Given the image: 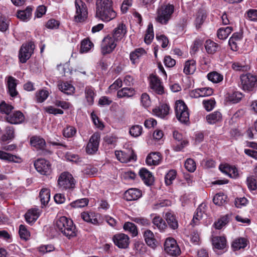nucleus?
<instances>
[{
	"label": "nucleus",
	"instance_id": "obj_38",
	"mask_svg": "<svg viewBox=\"0 0 257 257\" xmlns=\"http://www.w3.org/2000/svg\"><path fill=\"white\" fill-rule=\"evenodd\" d=\"M232 31L231 27L221 28L217 31V37L221 40L225 39Z\"/></svg>",
	"mask_w": 257,
	"mask_h": 257
},
{
	"label": "nucleus",
	"instance_id": "obj_47",
	"mask_svg": "<svg viewBox=\"0 0 257 257\" xmlns=\"http://www.w3.org/2000/svg\"><path fill=\"white\" fill-rule=\"evenodd\" d=\"M93 46L92 43L87 39H84L81 42L80 52L81 53H86L88 52Z\"/></svg>",
	"mask_w": 257,
	"mask_h": 257
},
{
	"label": "nucleus",
	"instance_id": "obj_20",
	"mask_svg": "<svg viewBox=\"0 0 257 257\" xmlns=\"http://www.w3.org/2000/svg\"><path fill=\"white\" fill-rule=\"evenodd\" d=\"M141 191L136 188L127 190L124 194V197L127 201L138 200L142 196Z\"/></svg>",
	"mask_w": 257,
	"mask_h": 257
},
{
	"label": "nucleus",
	"instance_id": "obj_18",
	"mask_svg": "<svg viewBox=\"0 0 257 257\" xmlns=\"http://www.w3.org/2000/svg\"><path fill=\"white\" fill-rule=\"evenodd\" d=\"M242 36L240 33H234L229 40V45L231 49L236 51L238 49V45L240 44Z\"/></svg>",
	"mask_w": 257,
	"mask_h": 257
},
{
	"label": "nucleus",
	"instance_id": "obj_50",
	"mask_svg": "<svg viewBox=\"0 0 257 257\" xmlns=\"http://www.w3.org/2000/svg\"><path fill=\"white\" fill-rule=\"evenodd\" d=\"M49 92L46 90H41L36 94L37 101L38 102H44L48 97Z\"/></svg>",
	"mask_w": 257,
	"mask_h": 257
},
{
	"label": "nucleus",
	"instance_id": "obj_1",
	"mask_svg": "<svg viewBox=\"0 0 257 257\" xmlns=\"http://www.w3.org/2000/svg\"><path fill=\"white\" fill-rule=\"evenodd\" d=\"M96 16L104 22H109L116 16L111 0H96Z\"/></svg>",
	"mask_w": 257,
	"mask_h": 257
},
{
	"label": "nucleus",
	"instance_id": "obj_44",
	"mask_svg": "<svg viewBox=\"0 0 257 257\" xmlns=\"http://www.w3.org/2000/svg\"><path fill=\"white\" fill-rule=\"evenodd\" d=\"M227 199V196L223 193L216 194L213 199V201L214 203L218 206L222 205L225 202Z\"/></svg>",
	"mask_w": 257,
	"mask_h": 257
},
{
	"label": "nucleus",
	"instance_id": "obj_32",
	"mask_svg": "<svg viewBox=\"0 0 257 257\" xmlns=\"http://www.w3.org/2000/svg\"><path fill=\"white\" fill-rule=\"evenodd\" d=\"M135 94V90L133 88L124 87L118 90L117 93V96L119 98L130 97Z\"/></svg>",
	"mask_w": 257,
	"mask_h": 257
},
{
	"label": "nucleus",
	"instance_id": "obj_6",
	"mask_svg": "<svg viewBox=\"0 0 257 257\" xmlns=\"http://www.w3.org/2000/svg\"><path fill=\"white\" fill-rule=\"evenodd\" d=\"M59 187L63 190L73 189L75 181L72 175L68 172L61 174L58 179Z\"/></svg>",
	"mask_w": 257,
	"mask_h": 257
},
{
	"label": "nucleus",
	"instance_id": "obj_27",
	"mask_svg": "<svg viewBox=\"0 0 257 257\" xmlns=\"http://www.w3.org/2000/svg\"><path fill=\"white\" fill-rule=\"evenodd\" d=\"M58 87L59 90L67 95L72 94L75 90L74 86L67 82H61Z\"/></svg>",
	"mask_w": 257,
	"mask_h": 257
},
{
	"label": "nucleus",
	"instance_id": "obj_21",
	"mask_svg": "<svg viewBox=\"0 0 257 257\" xmlns=\"http://www.w3.org/2000/svg\"><path fill=\"white\" fill-rule=\"evenodd\" d=\"M162 160L161 154L159 152H153L150 153L146 158V163L147 165H159Z\"/></svg>",
	"mask_w": 257,
	"mask_h": 257
},
{
	"label": "nucleus",
	"instance_id": "obj_10",
	"mask_svg": "<svg viewBox=\"0 0 257 257\" xmlns=\"http://www.w3.org/2000/svg\"><path fill=\"white\" fill-rule=\"evenodd\" d=\"M164 249L166 253L172 256H177L181 252L176 241L173 238H168L164 243Z\"/></svg>",
	"mask_w": 257,
	"mask_h": 257
},
{
	"label": "nucleus",
	"instance_id": "obj_59",
	"mask_svg": "<svg viewBox=\"0 0 257 257\" xmlns=\"http://www.w3.org/2000/svg\"><path fill=\"white\" fill-rule=\"evenodd\" d=\"M83 172L85 174L89 176H94L97 174L98 169L97 168L92 166L88 165L85 167Z\"/></svg>",
	"mask_w": 257,
	"mask_h": 257
},
{
	"label": "nucleus",
	"instance_id": "obj_36",
	"mask_svg": "<svg viewBox=\"0 0 257 257\" xmlns=\"http://www.w3.org/2000/svg\"><path fill=\"white\" fill-rule=\"evenodd\" d=\"M39 213L37 210L32 209L29 210L25 214L26 220L28 223L35 222L39 217Z\"/></svg>",
	"mask_w": 257,
	"mask_h": 257
},
{
	"label": "nucleus",
	"instance_id": "obj_53",
	"mask_svg": "<svg viewBox=\"0 0 257 257\" xmlns=\"http://www.w3.org/2000/svg\"><path fill=\"white\" fill-rule=\"evenodd\" d=\"M142 133V127L139 125L132 126L130 130V134L134 137L140 136Z\"/></svg>",
	"mask_w": 257,
	"mask_h": 257
},
{
	"label": "nucleus",
	"instance_id": "obj_8",
	"mask_svg": "<svg viewBox=\"0 0 257 257\" xmlns=\"http://www.w3.org/2000/svg\"><path fill=\"white\" fill-rule=\"evenodd\" d=\"M115 155L118 161L121 163H127L136 161L137 159V155L132 149H126L124 151H116Z\"/></svg>",
	"mask_w": 257,
	"mask_h": 257
},
{
	"label": "nucleus",
	"instance_id": "obj_13",
	"mask_svg": "<svg viewBox=\"0 0 257 257\" xmlns=\"http://www.w3.org/2000/svg\"><path fill=\"white\" fill-rule=\"evenodd\" d=\"M36 170L42 175H47L51 172L50 162L44 159H38L34 163Z\"/></svg>",
	"mask_w": 257,
	"mask_h": 257
},
{
	"label": "nucleus",
	"instance_id": "obj_55",
	"mask_svg": "<svg viewBox=\"0 0 257 257\" xmlns=\"http://www.w3.org/2000/svg\"><path fill=\"white\" fill-rule=\"evenodd\" d=\"M246 183L249 190L254 191L257 189L256 181L253 176L247 178Z\"/></svg>",
	"mask_w": 257,
	"mask_h": 257
},
{
	"label": "nucleus",
	"instance_id": "obj_46",
	"mask_svg": "<svg viewBox=\"0 0 257 257\" xmlns=\"http://www.w3.org/2000/svg\"><path fill=\"white\" fill-rule=\"evenodd\" d=\"M88 200L87 198H82L75 200L70 204L73 208H82L87 205Z\"/></svg>",
	"mask_w": 257,
	"mask_h": 257
},
{
	"label": "nucleus",
	"instance_id": "obj_43",
	"mask_svg": "<svg viewBox=\"0 0 257 257\" xmlns=\"http://www.w3.org/2000/svg\"><path fill=\"white\" fill-rule=\"evenodd\" d=\"M0 159L9 162H18V157L0 150Z\"/></svg>",
	"mask_w": 257,
	"mask_h": 257
},
{
	"label": "nucleus",
	"instance_id": "obj_48",
	"mask_svg": "<svg viewBox=\"0 0 257 257\" xmlns=\"http://www.w3.org/2000/svg\"><path fill=\"white\" fill-rule=\"evenodd\" d=\"M246 246V243L245 240L242 238L235 239L232 244V246L235 250L243 248Z\"/></svg>",
	"mask_w": 257,
	"mask_h": 257
},
{
	"label": "nucleus",
	"instance_id": "obj_42",
	"mask_svg": "<svg viewBox=\"0 0 257 257\" xmlns=\"http://www.w3.org/2000/svg\"><path fill=\"white\" fill-rule=\"evenodd\" d=\"M154 37V35L153 32V24L150 23L148 25V29L147 30V33L144 38L145 42L147 44H150L152 42V40L153 39Z\"/></svg>",
	"mask_w": 257,
	"mask_h": 257
},
{
	"label": "nucleus",
	"instance_id": "obj_34",
	"mask_svg": "<svg viewBox=\"0 0 257 257\" xmlns=\"http://www.w3.org/2000/svg\"><path fill=\"white\" fill-rule=\"evenodd\" d=\"M39 197L40 198L41 204L44 206H45L48 204L50 200V190L46 188H43L40 192Z\"/></svg>",
	"mask_w": 257,
	"mask_h": 257
},
{
	"label": "nucleus",
	"instance_id": "obj_31",
	"mask_svg": "<svg viewBox=\"0 0 257 257\" xmlns=\"http://www.w3.org/2000/svg\"><path fill=\"white\" fill-rule=\"evenodd\" d=\"M30 144L32 146L40 149H44L46 145L45 140L37 136L32 137L31 138Z\"/></svg>",
	"mask_w": 257,
	"mask_h": 257
},
{
	"label": "nucleus",
	"instance_id": "obj_56",
	"mask_svg": "<svg viewBox=\"0 0 257 257\" xmlns=\"http://www.w3.org/2000/svg\"><path fill=\"white\" fill-rule=\"evenodd\" d=\"M185 168L190 172H193L196 170V166L194 161L192 159H188L185 163Z\"/></svg>",
	"mask_w": 257,
	"mask_h": 257
},
{
	"label": "nucleus",
	"instance_id": "obj_28",
	"mask_svg": "<svg viewBox=\"0 0 257 257\" xmlns=\"http://www.w3.org/2000/svg\"><path fill=\"white\" fill-rule=\"evenodd\" d=\"M212 242L213 246L218 249L224 248L226 245V240L224 236L213 237Z\"/></svg>",
	"mask_w": 257,
	"mask_h": 257
},
{
	"label": "nucleus",
	"instance_id": "obj_52",
	"mask_svg": "<svg viewBox=\"0 0 257 257\" xmlns=\"http://www.w3.org/2000/svg\"><path fill=\"white\" fill-rule=\"evenodd\" d=\"M14 109V107L5 101L2 102L0 104V111L9 115L11 111Z\"/></svg>",
	"mask_w": 257,
	"mask_h": 257
},
{
	"label": "nucleus",
	"instance_id": "obj_17",
	"mask_svg": "<svg viewBox=\"0 0 257 257\" xmlns=\"http://www.w3.org/2000/svg\"><path fill=\"white\" fill-rule=\"evenodd\" d=\"M126 33V28L125 25L123 24H120L113 30L111 38H114V40L117 42L121 40Z\"/></svg>",
	"mask_w": 257,
	"mask_h": 257
},
{
	"label": "nucleus",
	"instance_id": "obj_7",
	"mask_svg": "<svg viewBox=\"0 0 257 257\" xmlns=\"http://www.w3.org/2000/svg\"><path fill=\"white\" fill-rule=\"evenodd\" d=\"M75 6L76 15L74 16L75 21L81 22L84 21L87 17L88 12L86 4L82 0H75Z\"/></svg>",
	"mask_w": 257,
	"mask_h": 257
},
{
	"label": "nucleus",
	"instance_id": "obj_60",
	"mask_svg": "<svg viewBox=\"0 0 257 257\" xmlns=\"http://www.w3.org/2000/svg\"><path fill=\"white\" fill-rule=\"evenodd\" d=\"M134 249L140 253H143L146 251V247L144 243L139 241L135 243Z\"/></svg>",
	"mask_w": 257,
	"mask_h": 257
},
{
	"label": "nucleus",
	"instance_id": "obj_49",
	"mask_svg": "<svg viewBox=\"0 0 257 257\" xmlns=\"http://www.w3.org/2000/svg\"><path fill=\"white\" fill-rule=\"evenodd\" d=\"M242 97V94L240 92H234L229 94L228 97V100L233 103L238 102Z\"/></svg>",
	"mask_w": 257,
	"mask_h": 257
},
{
	"label": "nucleus",
	"instance_id": "obj_33",
	"mask_svg": "<svg viewBox=\"0 0 257 257\" xmlns=\"http://www.w3.org/2000/svg\"><path fill=\"white\" fill-rule=\"evenodd\" d=\"M153 223L160 231H164L167 228L165 221L159 216H155L153 219Z\"/></svg>",
	"mask_w": 257,
	"mask_h": 257
},
{
	"label": "nucleus",
	"instance_id": "obj_11",
	"mask_svg": "<svg viewBox=\"0 0 257 257\" xmlns=\"http://www.w3.org/2000/svg\"><path fill=\"white\" fill-rule=\"evenodd\" d=\"M116 46V42L114 40V38H111V36L108 35L103 39L101 45L102 54L105 55L111 53Z\"/></svg>",
	"mask_w": 257,
	"mask_h": 257
},
{
	"label": "nucleus",
	"instance_id": "obj_30",
	"mask_svg": "<svg viewBox=\"0 0 257 257\" xmlns=\"http://www.w3.org/2000/svg\"><path fill=\"white\" fill-rule=\"evenodd\" d=\"M196 68V61L193 59L187 61L185 63L184 72L187 74H192Z\"/></svg>",
	"mask_w": 257,
	"mask_h": 257
},
{
	"label": "nucleus",
	"instance_id": "obj_54",
	"mask_svg": "<svg viewBox=\"0 0 257 257\" xmlns=\"http://www.w3.org/2000/svg\"><path fill=\"white\" fill-rule=\"evenodd\" d=\"M203 204L201 205L196 210V213L194 215V217L192 220L191 224L193 225H196L198 223L199 220H200L203 217V213L201 211V207H202Z\"/></svg>",
	"mask_w": 257,
	"mask_h": 257
},
{
	"label": "nucleus",
	"instance_id": "obj_12",
	"mask_svg": "<svg viewBox=\"0 0 257 257\" xmlns=\"http://www.w3.org/2000/svg\"><path fill=\"white\" fill-rule=\"evenodd\" d=\"M99 140L100 135L98 133H94L91 136L86 147V151L87 154L93 155L97 151Z\"/></svg>",
	"mask_w": 257,
	"mask_h": 257
},
{
	"label": "nucleus",
	"instance_id": "obj_29",
	"mask_svg": "<svg viewBox=\"0 0 257 257\" xmlns=\"http://www.w3.org/2000/svg\"><path fill=\"white\" fill-rule=\"evenodd\" d=\"M16 79L12 76H9L8 80L9 92L12 97H15L18 94L16 90L17 83Z\"/></svg>",
	"mask_w": 257,
	"mask_h": 257
},
{
	"label": "nucleus",
	"instance_id": "obj_62",
	"mask_svg": "<svg viewBox=\"0 0 257 257\" xmlns=\"http://www.w3.org/2000/svg\"><path fill=\"white\" fill-rule=\"evenodd\" d=\"M133 221L145 226H147L150 224L149 220L144 217H135L133 219Z\"/></svg>",
	"mask_w": 257,
	"mask_h": 257
},
{
	"label": "nucleus",
	"instance_id": "obj_5",
	"mask_svg": "<svg viewBox=\"0 0 257 257\" xmlns=\"http://www.w3.org/2000/svg\"><path fill=\"white\" fill-rule=\"evenodd\" d=\"M175 112L177 119L181 122L186 123L189 121V114L188 107L182 100L176 101Z\"/></svg>",
	"mask_w": 257,
	"mask_h": 257
},
{
	"label": "nucleus",
	"instance_id": "obj_39",
	"mask_svg": "<svg viewBox=\"0 0 257 257\" xmlns=\"http://www.w3.org/2000/svg\"><path fill=\"white\" fill-rule=\"evenodd\" d=\"M205 47L208 54H212L217 51L218 45L216 43L208 40L205 42Z\"/></svg>",
	"mask_w": 257,
	"mask_h": 257
},
{
	"label": "nucleus",
	"instance_id": "obj_35",
	"mask_svg": "<svg viewBox=\"0 0 257 257\" xmlns=\"http://www.w3.org/2000/svg\"><path fill=\"white\" fill-rule=\"evenodd\" d=\"M15 137L14 127L11 126H8L5 129V134L1 137V140L3 142H6L9 140H12Z\"/></svg>",
	"mask_w": 257,
	"mask_h": 257
},
{
	"label": "nucleus",
	"instance_id": "obj_63",
	"mask_svg": "<svg viewBox=\"0 0 257 257\" xmlns=\"http://www.w3.org/2000/svg\"><path fill=\"white\" fill-rule=\"evenodd\" d=\"M203 104L206 110L210 111L213 108L215 102L213 99L204 100L203 101Z\"/></svg>",
	"mask_w": 257,
	"mask_h": 257
},
{
	"label": "nucleus",
	"instance_id": "obj_2",
	"mask_svg": "<svg viewBox=\"0 0 257 257\" xmlns=\"http://www.w3.org/2000/svg\"><path fill=\"white\" fill-rule=\"evenodd\" d=\"M57 229L68 239L77 235V230L73 221L65 216L60 217L56 222Z\"/></svg>",
	"mask_w": 257,
	"mask_h": 257
},
{
	"label": "nucleus",
	"instance_id": "obj_41",
	"mask_svg": "<svg viewBox=\"0 0 257 257\" xmlns=\"http://www.w3.org/2000/svg\"><path fill=\"white\" fill-rule=\"evenodd\" d=\"M123 229L125 231L129 232L133 236L138 235V229L135 224L130 222H125L123 225Z\"/></svg>",
	"mask_w": 257,
	"mask_h": 257
},
{
	"label": "nucleus",
	"instance_id": "obj_15",
	"mask_svg": "<svg viewBox=\"0 0 257 257\" xmlns=\"http://www.w3.org/2000/svg\"><path fill=\"white\" fill-rule=\"evenodd\" d=\"M150 87L158 94H162L164 93V87L160 80L155 75L150 76Z\"/></svg>",
	"mask_w": 257,
	"mask_h": 257
},
{
	"label": "nucleus",
	"instance_id": "obj_16",
	"mask_svg": "<svg viewBox=\"0 0 257 257\" xmlns=\"http://www.w3.org/2000/svg\"><path fill=\"white\" fill-rule=\"evenodd\" d=\"M7 122L14 124H18L22 123L25 120V116L23 113L20 111H16L10 113L6 117Z\"/></svg>",
	"mask_w": 257,
	"mask_h": 257
},
{
	"label": "nucleus",
	"instance_id": "obj_40",
	"mask_svg": "<svg viewBox=\"0 0 257 257\" xmlns=\"http://www.w3.org/2000/svg\"><path fill=\"white\" fill-rule=\"evenodd\" d=\"M222 117L221 114L219 111H215L206 116L207 122L210 124H214L221 120Z\"/></svg>",
	"mask_w": 257,
	"mask_h": 257
},
{
	"label": "nucleus",
	"instance_id": "obj_58",
	"mask_svg": "<svg viewBox=\"0 0 257 257\" xmlns=\"http://www.w3.org/2000/svg\"><path fill=\"white\" fill-rule=\"evenodd\" d=\"M19 232L20 237L24 240H27L30 236V232L24 225H20Z\"/></svg>",
	"mask_w": 257,
	"mask_h": 257
},
{
	"label": "nucleus",
	"instance_id": "obj_64",
	"mask_svg": "<svg viewBox=\"0 0 257 257\" xmlns=\"http://www.w3.org/2000/svg\"><path fill=\"white\" fill-rule=\"evenodd\" d=\"M46 7L43 5L39 6L37 7L35 12V17L38 18L42 17L46 12Z\"/></svg>",
	"mask_w": 257,
	"mask_h": 257
},
{
	"label": "nucleus",
	"instance_id": "obj_51",
	"mask_svg": "<svg viewBox=\"0 0 257 257\" xmlns=\"http://www.w3.org/2000/svg\"><path fill=\"white\" fill-rule=\"evenodd\" d=\"M176 172L174 170H170L165 176V181L167 185H170L175 179Z\"/></svg>",
	"mask_w": 257,
	"mask_h": 257
},
{
	"label": "nucleus",
	"instance_id": "obj_25",
	"mask_svg": "<svg viewBox=\"0 0 257 257\" xmlns=\"http://www.w3.org/2000/svg\"><path fill=\"white\" fill-rule=\"evenodd\" d=\"M165 218L169 226L173 229L178 227V222L175 215L170 211L166 213Z\"/></svg>",
	"mask_w": 257,
	"mask_h": 257
},
{
	"label": "nucleus",
	"instance_id": "obj_26",
	"mask_svg": "<svg viewBox=\"0 0 257 257\" xmlns=\"http://www.w3.org/2000/svg\"><path fill=\"white\" fill-rule=\"evenodd\" d=\"M169 109L170 108L169 106L166 104H164L154 108L153 111L156 116L161 118H164L168 114Z\"/></svg>",
	"mask_w": 257,
	"mask_h": 257
},
{
	"label": "nucleus",
	"instance_id": "obj_3",
	"mask_svg": "<svg viewBox=\"0 0 257 257\" xmlns=\"http://www.w3.org/2000/svg\"><path fill=\"white\" fill-rule=\"evenodd\" d=\"M239 86L244 91H253L257 87V76L250 73L241 75Z\"/></svg>",
	"mask_w": 257,
	"mask_h": 257
},
{
	"label": "nucleus",
	"instance_id": "obj_57",
	"mask_svg": "<svg viewBox=\"0 0 257 257\" xmlns=\"http://www.w3.org/2000/svg\"><path fill=\"white\" fill-rule=\"evenodd\" d=\"M76 132V128L72 126H69L63 130V135L65 137L71 138L73 137Z\"/></svg>",
	"mask_w": 257,
	"mask_h": 257
},
{
	"label": "nucleus",
	"instance_id": "obj_45",
	"mask_svg": "<svg viewBox=\"0 0 257 257\" xmlns=\"http://www.w3.org/2000/svg\"><path fill=\"white\" fill-rule=\"evenodd\" d=\"M85 97L89 104H92L94 102V92L92 87H86L85 90Z\"/></svg>",
	"mask_w": 257,
	"mask_h": 257
},
{
	"label": "nucleus",
	"instance_id": "obj_61",
	"mask_svg": "<svg viewBox=\"0 0 257 257\" xmlns=\"http://www.w3.org/2000/svg\"><path fill=\"white\" fill-rule=\"evenodd\" d=\"M45 111L50 113L56 115L58 114H62L64 112L62 109L55 108L52 106H49L45 108Z\"/></svg>",
	"mask_w": 257,
	"mask_h": 257
},
{
	"label": "nucleus",
	"instance_id": "obj_9",
	"mask_svg": "<svg viewBox=\"0 0 257 257\" xmlns=\"http://www.w3.org/2000/svg\"><path fill=\"white\" fill-rule=\"evenodd\" d=\"M35 45L32 42L23 44L19 51V57L20 62L25 63L31 57Z\"/></svg>",
	"mask_w": 257,
	"mask_h": 257
},
{
	"label": "nucleus",
	"instance_id": "obj_23",
	"mask_svg": "<svg viewBox=\"0 0 257 257\" xmlns=\"http://www.w3.org/2000/svg\"><path fill=\"white\" fill-rule=\"evenodd\" d=\"M33 10V8L32 6H28L24 10L18 11L17 16L21 20L28 21L31 17Z\"/></svg>",
	"mask_w": 257,
	"mask_h": 257
},
{
	"label": "nucleus",
	"instance_id": "obj_19",
	"mask_svg": "<svg viewBox=\"0 0 257 257\" xmlns=\"http://www.w3.org/2000/svg\"><path fill=\"white\" fill-rule=\"evenodd\" d=\"M173 137L174 139L178 142V143L174 146V149L176 151H181L188 143L187 140L183 139L182 134L178 132L174 131L173 132Z\"/></svg>",
	"mask_w": 257,
	"mask_h": 257
},
{
	"label": "nucleus",
	"instance_id": "obj_24",
	"mask_svg": "<svg viewBox=\"0 0 257 257\" xmlns=\"http://www.w3.org/2000/svg\"><path fill=\"white\" fill-rule=\"evenodd\" d=\"M144 236L146 243L151 247L155 248L157 246V242L154 237V233L150 230L144 232Z\"/></svg>",
	"mask_w": 257,
	"mask_h": 257
},
{
	"label": "nucleus",
	"instance_id": "obj_4",
	"mask_svg": "<svg viewBox=\"0 0 257 257\" xmlns=\"http://www.w3.org/2000/svg\"><path fill=\"white\" fill-rule=\"evenodd\" d=\"M174 11V7L172 5L162 6L158 9L156 20L161 24H167L170 20Z\"/></svg>",
	"mask_w": 257,
	"mask_h": 257
},
{
	"label": "nucleus",
	"instance_id": "obj_22",
	"mask_svg": "<svg viewBox=\"0 0 257 257\" xmlns=\"http://www.w3.org/2000/svg\"><path fill=\"white\" fill-rule=\"evenodd\" d=\"M139 174L144 183L148 185H151L154 181V178L152 173L145 168H142L140 170Z\"/></svg>",
	"mask_w": 257,
	"mask_h": 257
},
{
	"label": "nucleus",
	"instance_id": "obj_37",
	"mask_svg": "<svg viewBox=\"0 0 257 257\" xmlns=\"http://www.w3.org/2000/svg\"><path fill=\"white\" fill-rule=\"evenodd\" d=\"M207 78L209 80L213 83H217L223 80V76L216 71H213L207 74Z\"/></svg>",
	"mask_w": 257,
	"mask_h": 257
},
{
	"label": "nucleus",
	"instance_id": "obj_14",
	"mask_svg": "<svg viewBox=\"0 0 257 257\" xmlns=\"http://www.w3.org/2000/svg\"><path fill=\"white\" fill-rule=\"evenodd\" d=\"M129 237L123 233H118L114 235L112 240L115 245L119 248H126L129 245Z\"/></svg>",
	"mask_w": 257,
	"mask_h": 257
}]
</instances>
